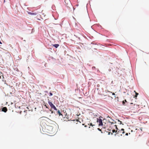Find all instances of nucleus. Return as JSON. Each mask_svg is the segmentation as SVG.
<instances>
[{
	"mask_svg": "<svg viewBox=\"0 0 149 149\" xmlns=\"http://www.w3.org/2000/svg\"><path fill=\"white\" fill-rule=\"evenodd\" d=\"M112 132L113 133H114V132H117V130L116 131L115 130H114V129H113L112 130Z\"/></svg>",
	"mask_w": 149,
	"mask_h": 149,
	"instance_id": "obj_11",
	"label": "nucleus"
},
{
	"mask_svg": "<svg viewBox=\"0 0 149 149\" xmlns=\"http://www.w3.org/2000/svg\"><path fill=\"white\" fill-rule=\"evenodd\" d=\"M7 111V109L6 107H3L2 109V111L6 112Z\"/></svg>",
	"mask_w": 149,
	"mask_h": 149,
	"instance_id": "obj_8",
	"label": "nucleus"
},
{
	"mask_svg": "<svg viewBox=\"0 0 149 149\" xmlns=\"http://www.w3.org/2000/svg\"><path fill=\"white\" fill-rule=\"evenodd\" d=\"M65 4L68 6L69 5H70L71 3L70 0H64Z\"/></svg>",
	"mask_w": 149,
	"mask_h": 149,
	"instance_id": "obj_7",
	"label": "nucleus"
},
{
	"mask_svg": "<svg viewBox=\"0 0 149 149\" xmlns=\"http://www.w3.org/2000/svg\"><path fill=\"white\" fill-rule=\"evenodd\" d=\"M48 103L49 104L51 107L52 109H53L54 110H57L56 108L52 102H50V101L49 100Z\"/></svg>",
	"mask_w": 149,
	"mask_h": 149,
	"instance_id": "obj_3",
	"label": "nucleus"
},
{
	"mask_svg": "<svg viewBox=\"0 0 149 149\" xmlns=\"http://www.w3.org/2000/svg\"><path fill=\"white\" fill-rule=\"evenodd\" d=\"M107 91L108 92H110V93H112V95H115V93H112V92H110V91H108V90H107Z\"/></svg>",
	"mask_w": 149,
	"mask_h": 149,
	"instance_id": "obj_12",
	"label": "nucleus"
},
{
	"mask_svg": "<svg viewBox=\"0 0 149 149\" xmlns=\"http://www.w3.org/2000/svg\"><path fill=\"white\" fill-rule=\"evenodd\" d=\"M109 125L110 126V127H111V129H113L114 128H112V127L113 126L114 127H115L116 129L118 130V128L117 127V126L116 125H114V123L113 122H111L110 121H109Z\"/></svg>",
	"mask_w": 149,
	"mask_h": 149,
	"instance_id": "obj_4",
	"label": "nucleus"
},
{
	"mask_svg": "<svg viewBox=\"0 0 149 149\" xmlns=\"http://www.w3.org/2000/svg\"><path fill=\"white\" fill-rule=\"evenodd\" d=\"M125 104V101H123V104L124 105H126V104Z\"/></svg>",
	"mask_w": 149,
	"mask_h": 149,
	"instance_id": "obj_13",
	"label": "nucleus"
},
{
	"mask_svg": "<svg viewBox=\"0 0 149 149\" xmlns=\"http://www.w3.org/2000/svg\"><path fill=\"white\" fill-rule=\"evenodd\" d=\"M57 114H58L59 116L60 115H62L59 110H58L57 111Z\"/></svg>",
	"mask_w": 149,
	"mask_h": 149,
	"instance_id": "obj_10",
	"label": "nucleus"
},
{
	"mask_svg": "<svg viewBox=\"0 0 149 149\" xmlns=\"http://www.w3.org/2000/svg\"><path fill=\"white\" fill-rule=\"evenodd\" d=\"M97 122L99 124V126L102 125L103 123L102 120L101 119H97Z\"/></svg>",
	"mask_w": 149,
	"mask_h": 149,
	"instance_id": "obj_5",
	"label": "nucleus"
},
{
	"mask_svg": "<svg viewBox=\"0 0 149 149\" xmlns=\"http://www.w3.org/2000/svg\"><path fill=\"white\" fill-rule=\"evenodd\" d=\"M87 126L86 125H85V127H86Z\"/></svg>",
	"mask_w": 149,
	"mask_h": 149,
	"instance_id": "obj_25",
	"label": "nucleus"
},
{
	"mask_svg": "<svg viewBox=\"0 0 149 149\" xmlns=\"http://www.w3.org/2000/svg\"><path fill=\"white\" fill-rule=\"evenodd\" d=\"M40 124L43 131H45L46 127H48L49 125V122L51 121L50 119L45 117H42L40 119Z\"/></svg>",
	"mask_w": 149,
	"mask_h": 149,
	"instance_id": "obj_1",
	"label": "nucleus"
},
{
	"mask_svg": "<svg viewBox=\"0 0 149 149\" xmlns=\"http://www.w3.org/2000/svg\"><path fill=\"white\" fill-rule=\"evenodd\" d=\"M53 46L54 47L56 48H57L59 46V45L58 44H55L54 45H53Z\"/></svg>",
	"mask_w": 149,
	"mask_h": 149,
	"instance_id": "obj_9",
	"label": "nucleus"
},
{
	"mask_svg": "<svg viewBox=\"0 0 149 149\" xmlns=\"http://www.w3.org/2000/svg\"><path fill=\"white\" fill-rule=\"evenodd\" d=\"M53 122L54 123H56V122Z\"/></svg>",
	"mask_w": 149,
	"mask_h": 149,
	"instance_id": "obj_24",
	"label": "nucleus"
},
{
	"mask_svg": "<svg viewBox=\"0 0 149 149\" xmlns=\"http://www.w3.org/2000/svg\"><path fill=\"white\" fill-rule=\"evenodd\" d=\"M98 130H100V131H101V129H100L99 128H98Z\"/></svg>",
	"mask_w": 149,
	"mask_h": 149,
	"instance_id": "obj_22",
	"label": "nucleus"
},
{
	"mask_svg": "<svg viewBox=\"0 0 149 149\" xmlns=\"http://www.w3.org/2000/svg\"><path fill=\"white\" fill-rule=\"evenodd\" d=\"M88 125L89 126V128H91L93 127V128L92 129V130H93L94 129L93 128H95V125H93L92 123H91L89 124H88Z\"/></svg>",
	"mask_w": 149,
	"mask_h": 149,
	"instance_id": "obj_6",
	"label": "nucleus"
},
{
	"mask_svg": "<svg viewBox=\"0 0 149 149\" xmlns=\"http://www.w3.org/2000/svg\"><path fill=\"white\" fill-rule=\"evenodd\" d=\"M49 95H49L50 96H52L53 95L52 93L51 92H50Z\"/></svg>",
	"mask_w": 149,
	"mask_h": 149,
	"instance_id": "obj_16",
	"label": "nucleus"
},
{
	"mask_svg": "<svg viewBox=\"0 0 149 149\" xmlns=\"http://www.w3.org/2000/svg\"><path fill=\"white\" fill-rule=\"evenodd\" d=\"M140 130H141V131H142V128L141 127V128H140Z\"/></svg>",
	"mask_w": 149,
	"mask_h": 149,
	"instance_id": "obj_19",
	"label": "nucleus"
},
{
	"mask_svg": "<svg viewBox=\"0 0 149 149\" xmlns=\"http://www.w3.org/2000/svg\"><path fill=\"white\" fill-rule=\"evenodd\" d=\"M125 135H126V136H127V135H128V133H126V134H125Z\"/></svg>",
	"mask_w": 149,
	"mask_h": 149,
	"instance_id": "obj_21",
	"label": "nucleus"
},
{
	"mask_svg": "<svg viewBox=\"0 0 149 149\" xmlns=\"http://www.w3.org/2000/svg\"><path fill=\"white\" fill-rule=\"evenodd\" d=\"M109 71H111V68H109L108 70Z\"/></svg>",
	"mask_w": 149,
	"mask_h": 149,
	"instance_id": "obj_18",
	"label": "nucleus"
},
{
	"mask_svg": "<svg viewBox=\"0 0 149 149\" xmlns=\"http://www.w3.org/2000/svg\"><path fill=\"white\" fill-rule=\"evenodd\" d=\"M124 101H125V102H127V100H124Z\"/></svg>",
	"mask_w": 149,
	"mask_h": 149,
	"instance_id": "obj_20",
	"label": "nucleus"
},
{
	"mask_svg": "<svg viewBox=\"0 0 149 149\" xmlns=\"http://www.w3.org/2000/svg\"><path fill=\"white\" fill-rule=\"evenodd\" d=\"M118 121L119 122H120L119 124H122V122H121V121H120V120H118Z\"/></svg>",
	"mask_w": 149,
	"mask_h": 149,
	"instance_id": "obj_15",
	"label": "nucleus"
},
{
	"mask_svg": "<svg viewBox=\"0 0 149 149\" xmlns=\"http://www.w3.org/2000/svg\"><path fill=\"white\" fill-rule=\"evenodd\" d=\"M0 79H1V76H0Z\"/></svg>",
	"mask_w": 149,
	"mask_h": 149,
	"instance_id": "obj_23",
	"label": "nucleus"
},
{
	"mask_svg": "<svg viewBox=\"0 0 149 149\" xmlns=\"http://www.w3.org/2000/svg\"><path fill=\"white\" fill-rule=\"evenodd\" d=\"M134 92H136L135 91H134ZM135 93H136V95H135V97H137V95H138L139 94H138V93H136V92H135Z\"/></svg>",
	"mask_w": 149,
	"mask_h": 149,
	"instance_id": "obj_14",
	"label": "nucleus"
},
{
	"mask_svg": "<svg viewBox=\"0 0 149 149\" xmlns=\"http://www.w3.org/2000/svg\"><path fill=\"white\" fill-rule=\"evenodd\" d=\"M44 106H45L46 108H48V107L47 105L45 104Z\"/></svg>",
	"mask_w": 149,
	"mask_h": 149,
	"instance_id": "obj_17",
	"label": "nucleus"
},
{
	"mask_svg": "<svg viewBox=\"0 0 149 149\" xmlns=\"http://www.w3.org/2000/svg\"><path fill=\"white\" fill-rule=\"evenodd\" d=\"M124 130L123 129H122L121 130H119L118 131H117V133L116 134H117L119 136V135H122V134H123L125 133V132L124 131Z\"/></svg>",
	"mask_w": 149,
	"mask_h": 149,
	"instance_id": "obj_2",
	"label": "nucleus"
}]
</instances>
